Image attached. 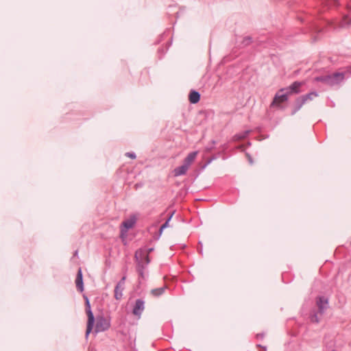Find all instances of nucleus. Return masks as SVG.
Returning <instances> with one entry per match:
<instances>
[{"label":"nucleus","instance_id":"nucleus-16","mask_svg":"<svg viewBox=\"0 0 351 351\" xmlns=\"http://www.w3.org/2000/svg\"><path fill=\"white\" fill-rule=\"evenodd\" d=\"M167 288V287L165 285L162 287L153 289L151 290L150 293L154 297H159L165 293Z\"/></svg>","mask_w":351,"mask_h":351},{"label":"nucleus","instance_id":"nucleus-14","mask_svg":"<svg viewBox=\"0 0 351 351\" xmlns=\"http://www.w3.org/2000/svg\"><path fill=\"white\" fill-rule=\"evenodd\" d=\"M197 155V152H193L189 153L184 158L183 163L189 167L194 162Z\"/></svg>","mask_w":351,"mask_h":351},{"label":"nucleus","instance_id":"nucleus-6","mask_svg":"<svg viewBox=\"0 0 351 351\" xmlns=\"http://www.w3.org/2000/svg\"><path fill=\"white\" fill-rule=\"evenodd\" d=\"M316 305L318 308V313L322 315L328 308V299L324 296H318L316 298Z\"/></svg>","mask_w":351,"mask_h":351},{"label":"nucleus","instance_id":"nucleus-7","mask_svg":"<svg viewBox=\"0 0 351 351\" xmlns=\"http://www.w3.org/2000/svg\"><path fill=\"white\" fill-rule=\"evenodd\" d=\"M289 95L288 93L285 92H280V90L275 95L273 101L271 104V106H279L280 104L286 101L288 99Z\"/></svg>","mask_w":351,"mask_h":351},{"label":"nucleus","instance_id":"nucleus-21","mask_svg":"<svg viewBox=\"0 0 351 351\" xmlns=\"http://www.w3.org/2000/svg\"><path fill=\"white\" fill-rule=\"evenodd\" d=\"M252 43V38L251 36H245L243 38L241 45L244 47L250 45Z\"/></svg>","mask_w":351,"mask_h":351},{"label":"nucleus","instance_id":"nucleus-3","mask_svg":"<svg viewBox=\"0 0 351 351\" xmlns=\"http://www.w3.org/2000/svg\"><path fill=\"white\" fill-rule=\"evenodd\" d=\"M110 327V321L104 316H98L96 320L95 332H104Z\"/></svg>","mask_w":351,"mask_h":351},{"label":"nucleus","instance_id":"nucleus-10","mask_svg":"<svg viewBox=\"0 0 351 351\" xmlns=\"http://www.w3.org/2000/svg\"><path fill=\"white\" fill-rule=\"evenodd\" d=\"M331 78V86L339 84L344 80L345 74L343 72H336L332 75H329Z\"/></svg>","mask_w":351,"mask_h":351},{"label":"nucleus","instance_id":"nucleus-2","mask_svg":"<svg viewBox=\"0 0 351 351\" xmlns=\"http://www.w3.org/2000/svg\"><path fill=\"white\" fill-rule=\"evenodd\" d=\"M85 300H86V303H85L86 313V315L88 317V322H87L86 331L85 336H86V338H88L89 334L90 333V332L93 330L94 323H95V317H94V315L91 311L90 304L88 298L85 297Z\"/></svg>","mask_w":351,"mask_h":351},{"label":"nucleus","instance_id":"nucleus-31","mask_svg":"<svg viewBox=\"0 0 351 351\" xmlns=\"http://www.w3.org/2000/svg\"><path fill=\"white\" fill-rule=\"evenodd\" d=\"M332 351H335V350H332Z\"/></svg>","mask_w":351,"mask_h":351},{"label":"nucleus","instance_id":"nucleus-5","mask_svg":"<svg viewBox=\"0 0 351 351\" xmlns=\"http://www.w3.org/2000/svg\"><path fill=\"white\" fill-rule=\"evenodd\" d=\"M304 83L302 82H294L293 84H291L289 86L281 88L280 90V92H285L286 91L289 95L292 94H298L300 93V88Z\"/></svg>","mask_w":351,"mask_h":351},{"label":"nucleus","instance_id":"nucleus-8","mask_svg":"<svg viewBox=\"0 0 351 351\" xmlns=\"http://www.w3.org/2000/svg\"><path fill=\"white\" fill-rule=\"evenodd\" d=\"M136 223V217H132L130 219L125 220L121 223V236L126 234L129 229L133 228Z\"/></svg>","mask_w":351,"mask_h":351},{"label":"nucleus","instance_id":"nucleus-19","mask_svg":"<svg viewBox=\"0 0 351 351\" xmlns=\"http://www.w3.org/2000/svg\"><path fill=\"white\" fill-rule=\"evenodd\" d=\"M317 96V93L316 92H311L304 95H302V97L304 100V101L306 102L307 101L313 100Z\"/></svg>","mask_w":351,"mask_h":351},{"label":"nucleus","instance_id":"nucleus-20","mask_svg":"<svg viewBox=\"0 0 351 351\" xmlns=\"http://www.w3.org/2000/svg\"><path fill=\"white\" fill-rule=\"evenodd\" d=\"M318 311L316 312L315 311H313L311 313V315H310V319H311V322H313V323H319V318L318 317Z\"/></svg>","mask_w":351,"mask_h":351},{"label":"nucleus","instance_id":"nucleus-17","mask_svg":"<svg viewBox=\"0 0 351 351\" xmlns=\"http://www.w3.org/2000/svg\"><path fill=\"white\" fill-rule=\"evenodd\" d=\"M315 80L316 82H320L329 86H331L332 83L331 78L330 77L329 75L316 77Z\"/></svg>","mask_w":351,"mask_h":351},{"label":"nucleus","instance_id":"nucleus-12","mask_svg":"<svg viewBox=\"0 0 351 351\" xmlns=\"http://www.w3.org/2000/svg\"><path fill=\"white\" fill-rule=\"evenodd\" d=\"M189 167L184 163L182 165L175 168L173 171V176L175 177L185 175L189 169Z\"/></svg>","mask_w":351,"mask_h":351},{"label":"nucleus","instance_id":"nucleus-4","mask_svg":"<svg viewBox=\"0 0 351 351\" xmlns=\"http://www.w3.org/2000/svg\"><path fill=\"white\" fill-rule=\"evenodd\" d=\"M126 277L123 276L119 282L117 284L114 290V297L117 300H121L123 297V292L125 289V282Z\"/></svg>","mask_w":351,"mask_h":351},{"label":"nucleus","instance_id":"nucleus-30","mask_svg":"<svg viewBox=\"0 0 351 351\" xmlns=\"http://www.w3.org/2000/svg\"><path fill=\"white\" fill-rule=\"evenodd\" d=\"M77 251H75V256L77 255Z\"/></svg>","mask_w":351,"mask_h":351},{"label":"nucleus","instance_id":"nucleus-11","mask_svg":"<svg viewBox=\"0 0 351 351\" xmlns=\"http://www.w3.org/2000/svg\"><path fill=\"white\" fill-rule=\"evenodd\" d=\"M75 285L77 291H79L80 292H82L84 291L83 277L81 268L78 269L77 274V277L75 279Z\"/></svg>","mask_w":351,"mask_h":351},{"label":"nucleus","instance_id":"nucleus-23","mask_svg":"<svg viewBox=\"0 0 351 351\" xmlns=\"http://www.w3.org/2000/svg\"><path fill=\"white\" fill-rule=\"evenodd\" d=\"M125 156L132 158V159H135L136 158V154L134 153V152H127L125 154Z\"/></svg>","mask_w":351,"mask_h":351},{"label":"nucleus","instance_id":"nucleus-24","mask_svg":"<svg viewBox=\"0 0 351 351\" xmlns=\"http://www.w3.org/2000/svg\"><path fill=\"white\" fill-rule=\"evenodd\" d=\"M264 336H265L264 333H258L256 335V338L258 339H263L264 338Z\"/></svg>","mask_w":351,"mask_h":351},{"label":"nucleus","instance_id":"nucleus-22","mask_svg":"<svg viewBox=\"0 0 351 351\" xmlns=\"http://www.w3.org/2000/svg\"><path fill=\"white\" fill-rule=\"evenodd\" d=\"M174 212H173L170 216L169 217V218L167 219V220L166 221V222L165 223H163L162 226H161V229H165L166 228L167 226H168V224H169V221L171 220L173 215Z\"/></svg>","mask_w":351,"mask_h":351},{"label":"nucleus","instance_id":"nucleus-25","mask_svg":"<svg viewBox=\"0 0 351 351\" xmlns=\"http://www.w3.org/2000/svg\"><path fill=\"white\" fill-rule=\"evenodd\" d=\"M164 229H161V227L160 228V230H159V233L160 234H162V231H163Z\"/></svg>","mask_w":351,"mask_h":351},{"label":"nucleus","instance_id":"nucleus-27","mask_svg":"<svg viewBox=\"0 0 351 351\" xmlns=\"http://www.w3.org/2000/svg\"><path fill=\"white\" fill-rule=\"evenodd\" d=\"M152 251H153V248H149V249L148 250V252H147V253H149V252H152Z\"/></svg>","mask_w":351,"mask_h":351},{"label":"nucleus","instance_id":"nucleus-26","mask_svg":"<svg viewBox=\"0 0 351 351\" xmlns=\"http://www.w3.org/2000/svg\"><path fill=\"white\" fill-rule=\"evenodd\" d=\"M248 157H249V161H250V163H252V160L251 157H250V156H249Z\"/></svg>","mask_w":351,"mask_h":351},{"label":"nucleus","instance_id":"nucleus-15","mask_svg":"<svg viewBox=\"0 0 351 351\" xmlns=\"http://www.w3.org/2000/svg\"><path fill=\"white\" fill-rule=\"evenodd\" d=\"M306 102L304 101V100L302 99V96L301 97H298L296 99H295V106H294V108L291 112V114H295L302 107V106L305 104Z\"/></svg>","mask_w":351,"mask_h":351},{"label":"nucleus","instance_id":"nucleus-1","mask_svg":"<svg viewBox=\"0 0 351 351\" xmlns=\"http://www.w3.org/2000/svg\"><path fill=\"white\" fill-rule=\"evenodd\" d=\"M135 258L138 261V271L143 277L145 267L150 262L148 253L142 250L136 251Z\"/></svg>","mask_w":351,"mask_h":351},{"label":"nucleus","instance_id":"nucleus-29","mask_svg":"<svg viewBox=\"0 0 351 351\" xmlns=\"http://www.w3.org/2000/svg\"><path fill=\"white\" fill-rule=\"evenodd\" d=\"M347 24L349 25L351 24V19H350V21L347 23Z\"/></svg>","mask_w":351,"mask_h":351},{"label":"nucleus","instance_id":"nucleus-13","mask_svg":"<svg viewBox=\"0 0 351 351\" xmlns=\"http://www.w3.org/2000/svg\"><path fill=\"white\" fill-rule=\"evenodd\" d=\"M189 101L191 104H197L200 100V94L199 92L192 90H191L189 95Z\"/></svg>","mask_w":351,"mask_h":351},{"label":"nucleus","instance_id":"nucleus-9","mask_svg":"<svg viewBox=\"0 0 351 351\" xmlns=\"http://www.w3.org/2000/svg\"><path fill=\"white\" fill-rule=\"evenodd\" d=\"M145 309V302L142 299H137L133 306L132 313L140 318Z\"/></svg>","mask_w":351,"mask_h":351},{"label":"nucleus","instance_id":"nucleus-28","mask_svg":"<svg viewBox=\"0 0 351 351\" xmlns=\"http://www.w3.org/2000/svg\"><path fill=\"white\" fill-rule=\"evenodd\" d=\"M258 346L264 348L265 351H266V347L261 346V345H258Z\"/></svg>","mask_w":351,"mask_h":351},{"label":"nucleus","instance_id":"nucleus-18","mask_svg":"<svg viewBox=\"0 0 351 351\" xmlns=\"http://www.w3.org/2000/svg\"><path fill=\"white\" fill-rule=\"evenodd\" d=\"M249 133H250L249 130H245V131H243L241 132H239L238 134H236L235 135L233 136L232 141H239L241 140H243V139L245 138L247 136Z\"/></svg>","mask_w":351,"mask_h":351}]
</instances>
